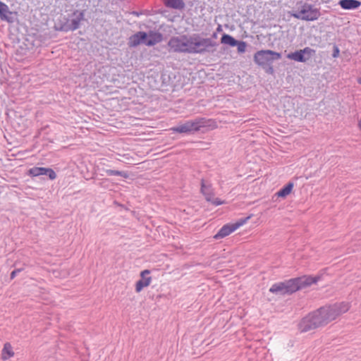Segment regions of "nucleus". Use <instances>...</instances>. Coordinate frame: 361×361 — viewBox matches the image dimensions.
<instances>
[{"label":"nucleus","mask_w":361,"mask_h":361,"mask_svg":"<svg viewBox=\"0 0 361 361\" xmlns=\"http://www.w3.org/2000/svg\"><path fill=\"white\" fill-rule=\"evenodd\" d=\"M226 236V226H224L219 233L214 236V238L219 239Z\"/></svg>","instance_id":"nucleus-24"},{"label":"nucleus","mask_w":361,"mask_h":361,"mask_svg":"<svg viewBox=\"0 0 361 361\" xmlns=\"http://www.w3.org/2000/svg\"><path fill=\"white\" fill-rule=\"evenodd\" d=\"M19 271H20V269H16V270H13V271L11 273V279H13L16 277V276L17 273H18V272H19Z\"/></svg>","instance_id":"nucleus-27"},{"label":"nucleus","mask_w":361,"mask_h":361,"mask_svg":"<svg viewBox=\"0 0 361 361\" xmlns=\"http://www.w3.org/2000/svg\"><path fill=\"white\" fill-rule=\"evenodd\" d=\"M147 38V35L145 32H138L133 35H132L129 38L128 45L130 47H135L138 46L140 44H145L146 39Z\"/></svg>","instance_id":"nucleus-10"},{"label":"nucleus","mask_w":361,"mask_h":361,"mask_svg":"<svg viewBox=\"0 0 361 361\" xmlns=\"http://www.w3.org/2000/svg\"><path fill=\"white\" fill-rule=\"evenodd\" d=\"M338 5L344 10H354L361 6V1L358 0H340Z\"/></svg>","instance_id":"nucleus-12"},{"label":"nucleus","mask_w":361,"mask_h":361,"mask_svg":"<svg viewBox=\"0 0 361 361\" xmlns=\"http://www.w3.org/2000/svg\"><path fill=\"white\" fill-rule=\"evenodd\" d=\"M150 271L149 269H145L140 272L141 279L137 281L135 283V291L140 293L144 288H146L152 283V277L149 275Z\"/></svg>","instance_id":"nucleus-8"},{"label":"nucleus","mask_w":361,"mask_h":361,"mask_svg":"<svg viewBox=\"0 0 361 361\" xmlns=\"http://www.w3.org/2000/svg\"><path fill=\"white\" fill-rule=\"evenodd\" d=\"M201 130H212L217 127V123L214 120L207 119L204 118H199Z\"/></svg>","instance_id":"nucleus-15"},{"label":"nucleus","mask_w":361,"mask_h":361,"mask_svg":"<svg viewBox=\"0 0 361 361\" xmlns=\"http://www.w3.org/2000/svg\"><path fill=\"white\" fill-rule=\"evenodd\" d=\"M165 5L174 9L181 10L185 7L183 0H165Z\"/></svg>","instance_id":"nucleus-17"},{"label":"nucleus","mask_w":361,"mask_h":361,"mask_svg":"<svg viewBox=\"0 0 361 361\" xmlns=\"http://www.w3.org/2000/svg\"><path fill=\"white\" fill-rule=\"evenodd\" d=\"M300 6L291 13V16L299 20L305 21H314L317 20L321 13L319 8H314L313 5L300 2Z\"/></svg>","instance_id":"nucleus-4"},{"label":"nucleus","mask_w":361,"mask_h":361,"mask_svg":"<svg viewBox=\"0 0 361 361\" xmlns=\"http://www.w3.org/2000/svg\"><path fill=\"white\" fill-rule=\"evenodd\" d=\"M315 53V51L310 47L297 50L287 55V58L297 62H305L310 56Z\"/></svg>","instance_id":"nucleus-6"},{"label":"nucleus","mask_w":361,"mask_h":361,"mask_svg":"<svg viewBox=\"0 0 361 361\" xmlns=\"http://www.w3.org/2000/svg\"><path fill=\"white\" fill-rule=\"evenodd\" d=\"M267 74L273 75L274 73V69L272 64L267 65L264 67H262Z\"/></svg>","instance_id":"nucleus-25"},{"label":"nucleus","mask_w":361,"mask_h":361,"mask_svg":"<svg viewBox=\"0 0 361 361\" xmlns=\"http://www.w3.org/2000/svg\"><path fill=\"white\" fill-rule=\"evenodd\" d=\"M349 308V304L344 302L320 307L303 317L298 324V329L303 333L325 326Z\"/></svg>","instance_id":"nucleus-1"},{"label":"nucleus","mask_w":361,"mask_h":361,"mask_svg":"<svg viewBox=\"0 0 361 361\" xmlns=\"http://www.w3.org/2000/svg\"><path fill=\"white\" fill-rule=\"evenodd\" d=\"M221 42H226V34H224L221 38Z\"/></svg>","instance_id":"nucleus-28"},{"label":"nucleus","mask_w":361,"mask_h":361,"mask_svg":"<svg viewBox=\"0 0 361 361\" xmlns=\"http://www.w3.org/2000/svg\"><path fill=\"white\" fill-rule=\"evenodd\" d=\"M8 13H10V12L7 5L0 1V18L1 19H6Z\"/></svg>","instance_id":"nucleus-20"},{"label":"nucleus","mask_w":361,"mask_h":361,"mask_svg":"<svg viewBox=\"0 0 361 361\" xmlns=\"http://www.w3.org/2000/svg\"><path fill=\"white\" fill-rule=\"evenodd\" d=\"M211 45L210 41L198 35H185L171 37L168 47L173 52L200 53L204 51Z\"/></svg>","instance_id":"nucleus-2"},{"label":"nucleus","mask_w":361,"mask_h":361,"mask_svg":"<svg viewBox=\"0 0 361 361\" xmlns=\"http://www.w3.org/2000/svg\"><path fill=\"white\" fill-rule=\"evenodd\" d=\"M320 276H302L274 283L269 292L279 295H290L293 293L316 283Z\"/></svg>","instance_id":"nucleus-3"},{"label":"nucleus","mask_w":361,"mask_h":361,"mask_svg":"<svg viewBox=\"0 0 361 361\" xmlns=\"http://www.w3.org/2000/svg\"><path fill=\"white\" fill-rule=\"evenodd\" d=\"M147 35V38L145 41V45L150 47L154 46L156 44L162 41L163 37L162 35L157 32L150 31Z\"/></svg>","instance_id":"nucleus-11"},{"label":"nucleus","mask_w":361,"mask_h":361,"mask_svg":"<svg viewBox=\"0 0 361 361\" xmlns=\"http://www.w3.org/2000/svg\"><path fill=\"white\" fill-rule=\"evenodd\" d=\"M201 192L208 202H211L216 205L223 203V202L219 201L218 198L214 197L211 185L206 183L204 180L201 183Z\"/></svg>","instance_id":"nucleus-7"},{"label":"nucleus","mask_w":361,"mask_h":361,"mask_svg":"<svg viewBox=\"0 0 361 361\" xmlns=\"http://www.w3.org/2000/svg\"><path fill=\"white\" fill-rule=\"evenodd\" d=\"M78 27V24H76L74 27V29H76Z\"/></svg>","instance_id":"nucleus-30"},{"label":"nucleus","mask_w":361,"mask_h":361,"mask_svg":"<svg viewBox=\"0 0 361 361\" xmlns=\"http://www.w3.org/2000/svg\"><path fill=\"white\" fill-rule=\"evenodd\" d=\"M106 173L109 176H121L125 178H128V174L124 171H119L116 170H106Z\"/></svg>","instance_id":"nucleus-21"},{"label":"nucleus","mask_w":361,"mask_h":361,"mask_svg":"<svg viewBox=\"0 0 361 361\" xmlns=\"http://www.w3.org/2000/svg\"><path fill=\"white\" fill-rule=\"evenodd\" d=\"M247 42L244 41H240L237 45V50L239 54L245 53L247 47Z\"/></svg>","instance_id":"nucleus-23"},{"label":"nucleus","mask_w":361,"mask_h":361,"mask_svg":"<svg viewBox=\"0 0 361 361\" xmlns=\"http://www.w3.org/2000/svg\"><path fill=\"white\" fill-rule=\"evenodd\" d=\"M281 59V54L269 49L257 51L253 56L254 62L260 67L272 64L274 61Z\"/></svg>","instance_id":"nucleus-5"},{"label":"nucleus","mask_w":361,"mask_h":361,"mask_svg":"<svg viewBox=\"0 0 361 361\" xmlns=\"http://www.w3.org/2000/svg\"><path fill=\"white\" fill-rule=\"evenodd\" d=\"M250 217L251 216H248L247 217L238 219L235 223L227 224V235H230L231 233H233L239 227L245 224L247 221V220L250 219Z\"/></svg>","instance_id":"nucleus-14"},{"label":"nucleus","mask_w":361,"mask_h":361,"mask_svg":"<svg viewBox=\"0 0 361 361\" xmlns=\"http://www.w3.org/2000/svg\"><path fill=\"white\" fill-rule=\"evenodd\" d=\"M240 42L239 40L235 39L231 35L227 34V45L230 47H237L238 44Z\"/></svg>","instance_id":"nucleus-22"},{"label":"nucleus","mask_w":361,"mask_h":361,"mask_svg":"<svg viewBox=\"0 0 361 361\" xmlns=\"http://www.w3.org/2000/svg\"><path fill=\"white\" fill-rule=\"evenodd\" d=\"M27 173L32 177L47 175L51 180H54L56 178V174L54 171L49 168L33 167L29 169Z\"/></svg>","instance_id":"nucleus-9"},{"label":"nucleus","mask_w":361,"mask_h":361,"mask_svg":"<svg viewBox=\"0 0 361 361\" xmlns=\"http://www.w3.org/2000/svg\"><path fill=\"white\" fill-rule=\"evenodd\" d=\"M171 130L175 133H190V130L189 128L188 123L186 121L185 123L180 124L176 127H173L171 128Z\"/></svg>","instance_id":"nucleus-18"},{"label":"nucleus","mask_w":361,"mask_h":361,"mask_svg":"<svg viewBox=\"0 0 361 361\" xmlns=\"http://www.w3.org/2000/svg\"><path fill=\"white\" fill-rule=\"evenodd\" d=\"M294 183L293 182H288L286 185H284L281 189H280L276 192V195L280 197H286L291 192Z\"/></svg>","instance_id":"nucleus-16"},{"label":"nucleus","mask_w":361,"mask_h":361,"mask_svg":"<svg viewBox=\"0 0 361 361\" xmlns=\"http://www.w3.org/2000/svg\"><path fill=\"white\" fill-rule=\"evenodd\" d=\"M190 133L201 130L200 120H190L188 121Z\"/></svg>","instance_id":"nucleus-19"},{"label":"nucleus","mask_w":361,"mask_h":361,"mask_svg":"<svg viewBox=\"0 0 361 361\" xmlns=\"http://www.w3.org/2000/svg\"><path fill=\"white\" fill-rule=\"evenodd\" d=\"M15 355L12 345L7 342L4 344L3 348L1 351V359L4 361L8 360L13 357Z\"/></svg>","instance_id":"nucleus-13"},{"label":"nucleus","mask_w":361,"mask_h":361,"mask_svg":"<svg viewBox=\"0 0 361 361\" xmlns=\"http://www.w3.org/2000/svg\"><path fill=\"white\" fill-rule=\"evenodd\" d=\"M357 81L360 85H361V76L357 78Z\"/></svg>","instance_id":"nucleus-29"},{"label":"nucleus","mask_w":361,"mask_h":361,"mask_svg":"<svg viewBox=\"0 0 361 361\" xmlns=\"http://www.w3.org/2000/svg\"><path fill=\"white\" fill-rule=\"evenodd\" d=\"M340 54V49L336 44H334L333 46V53L331 54L333 58H338Z\"/></svg>","instance_id":"nucleus-26"}]
</instances>
